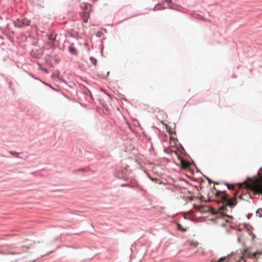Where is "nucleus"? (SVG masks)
I'll list each match as a JSON object with an SVG mask.
<instances>
[{"instance_id": "1a4fd4ad", "label": "nucleus", "mask_w": 262, "mask_h": 262, "mask_svg": "<svg viewBox=\"0 0 262 262\" xmlns=\"http://www.w3.org/2000/svg\"><path fill=\"white\" fill-rule=\"evenodd\" d=\"M229 256L228 255L227 256H224L220 258L219 259L216 261L212 260V262H228Z\"/></svg>"}, {"instance_id": "f8f14e48", "label": "nucleus", "mask_w": 262, "mask_h": 262, "mask_svg": "<svg viewBox=\"0 0 262 262\" xmlns=\"http://www.w3.org/2000/svg\"><path fill=\"white\" fill-rule=\"evenodd\" d=\"M30 242V244H27V245H24L22 246V247L23 248H26L27 249H28L29 248H30V246H32L33 244V242L32 241H29Z\"/></svg>"}, {"instance_id": "0eeeda50", "label": "nucleus", "mask_w": 262, "mask_h": 262, "mask_svg": "<svg viewBox=\"0 0 262 262\" xmlns=\"http://www.w3.org/2000/svg\"><path fill=\"white\" fill-rule=\"evenodd\" d=\"M178 158L180 160L182 168H188L190 166V163L185 161L180 156L178 157Z\"/></svg>"}, {"instance_id": "5701e85b", "label": "nucleus", "mask_w": 262, "mask_h": 262, "mask_svg": "<svg viewBox=\"0 0 262 262\" xmlns=\"http://www.w3.org/2000/svg\"><path fill=\"white\" fill-rule=\"evenodd\" d=\"M0 19H1V17L0 16Z\"/></svg>"}, {"instance_id": "20e7f679", "label": "nucleus", "mask_w": 262, "mask_h": 262, "mask_svg": "<svg viewBox=\"0 0 262 262\" xmlns=\"http://www.w3.org/2000/svg\"><path fill=\"white\" fill-rule=\"evenodd\" d=\"M259 255H262V251H257L253 253H250L248 249H244L243 252V257H248L250 258H257Z\"/></svg>"}, {"instance_id": "ddd939ff", "label": "nucleus", "mask_w": 262, "mask_h": 262, "mask_svg": "<svg viewBox=\"0 0 262 262\" xmlns=\"http://www.w3.org/2000/svg\"><path fill=\"white\" fill-rule=\"evenodd\" d=\"M189 244L194 247H196L198 245V243L194 241H191L189 242Z\"/></svg>"}, {"instance_id": "a211bd4d", "label": "nucleus", "mask_w": 262, "mask_h": 262, "mask_svg": "<svg viewBox=\"0 0 262 262\" xmlns=\"http://www.w3.org/2000/svg\"><path fill=\"white\" fill-rule=\"evenodd\" d=\"M233 188V185H228V188L229 189H232Z\"/></svg>"}, {"instance_id": "4468645a", "label": "nucleus", "mask_w": 262, "mask_h": 262, "mask_svg": "<svg viewBox=\"0 0 262 262\" xmlns=\"http://www.w3.org/2000/svg\"><path fill=\"white\" fill-rule=\"evenodd\" d=\"M150 179H151L152 181H154V182H156V183H159V184H160V183H161V181H160L159 180H158V179H157V178H150Z\"/></svg>"}, {"instance_id": "9d476101", "label": "nucleus", "mask_w": 262, "mask_h": 262, "mask_svg": "<svg viewBox=\"0 0 262 262\" xmlns=\"http://www.w3.org/2000/svg\"><path fill=\"white\" fill-rule=\"evenodd\" d=\"M69 50L73 54H77V50L73 45H71L69 47Z\"/></svg>"}, {"instance_id": "412c9836", "label": "nucleus", "mask_w": 262, "mask_h": 262, "mask_svg": "<svg viewBox=\"0 0 262 262\" xmlns=\"http://www.w3.org/2000/svg\"><path fill=\"white\" fill-rule=\"evenodd\" d=\"M226 221L227 222H229V221L227 219L226 220Z\"/></svg>"}, {"instance_id": "2eb2a0df", "label": "nucleus", "mask_w": 262, "mask_h": 262, "mask_svg": "<svg viewBox=\"0 0 262 262\" xmlns=\"http://www.w3.org/2000/svg\"><path fill=\"white\" fill-rule=\"evenodd\" d=\"M90 59L94 64H96L97 60L95 58H94V57H91Z\"/></svg>"}, {"instance_id": "f03ea898", "label": "nucleus", "mask_w": 262, "mask_h": 262, "mask_svg": "<svg viewBox=\"0 0 262 262\" xmlns=\"http://www.w3.org/2000/svg\"><path fill=\"white\" fill-rule=\"evenodd\" d=\"M242 186L252 190L254 194H262V167L259 170L258 176L247 178Z\"/></svg>"}, {"instance_id": "9b49d317", "label": "nucleus", "mask_w": 262, "mask_h": 262, "mask_svg": "<svg viewBox=\"0 0 262 262\" xmlns=\"http://www.w3.org/2000/svg\"><path fill=\"white\" fill-rule=\"evenodd\" d=\"M177 229L179 230H181V231H182L183 232H185V231H187V229L183 227V226L181 224H177Z\"/></svg>"}, {"instance_id": "4be33fe9", "label": "nucleus", "mask_w": 262, "mask_h": 262, "mask_svg": "<svg viewBox=\"0 0 262 262\" xmlns=\"http://www.w3.org/2000/svg\"><path fill=\"white\" fill-rule=\"evenodd\" d=\"M213 189H214V190H216L215 187H213Z\"/></svg>"}, {"instance_id": "423d86ee", "label": "nucleus", "mask_w": 262, "mask_h": 262, "mask_svg": "<svg viewBox=\"0 0 262 262\" xmlns=\"http://www.w3.org/2000/svg\"><path fill=\"white\" fill-rule=\"evenodd\" d=\"M81 8L84 11L91 12L92 11V6L88 3H82L81 4Z\"/></svg>"}, {"instance_id": "39448f33", "label": "nucleus", "mask_w": 262, "mask_h": 262, "mask_svg": "<svg viewBox=\"0 0 262 262\" xmlns=\"http://www.w3.org/2000/svg\"><path fill=\"white\" fill-rule=\"evenodd\" d=\"M31 21L26 18H23L21 20L17 19L16 21H14V26L17 27H23L26 26H29L30 24Z\"/></svg>"}, {"instance_id": "6e6552de", "label": "nucleus", "mask_w": 262, "mask_h": 262, "mask_svg": "<svg viewBox=\"0 0 262 262\" xmlns=\"http://www.w3.org/2000/svg\"><path fill=\"white\" fill-rule=\"evenodd\" d=\"M90 12L89 11H84L82 14V17L83 21L85 23L88 21V19L90 17Z\"/></svg>"}, {"instance_id": "f3484780", "label": "nucleus", "mask_w": 262, "mask_h": 262, "mask_svg": "<svg viewBox=\"0 0 262 262\" xmlns=\"http://www.w3.org/2000/svg\"><path fill=\"white\" fill-rule=\"evenodd\" d=\"M257 213H259L260 214L259 215L260 216H261L262 215V209H258L257 211Z\"/></svg>"}, {"instance_id": "aec40b11", "label": "nucleus", "mask_w": 262, "mask_h": 262, "mask_svg": "<svg viewBox=\"0 0 262 262\" xmlns=\"http://www.w3.org/2000/svg\"><path fill=\"white\" fill-rule=\"evenodd\" d=\"M238 241L239 242L240 241V237H238Z\"/></svg>"}, {"instance_id": "f257e3e1", "label": "nucleus", "mask_w": 262, "mask_h": 262, "mask_svg": "<svg viewBox=\"0 0 262 262\" xmlns=\"http://www.w3.org/2000/svg\"><path fill=\"white\" fill-rule=\"evenodd\" d=\"M211 193L214 194V201L218 204V211L223 215L233 219L232 209L237 204L236 198H230L228 194L220 191H212Z\"/></svg>"}, {"instance_id": "7ed1b4c3", "label": "nucleus", "mask_w": 262, "mask_h": 262, "mask_svg": "<svg viewBox=\"0 0 262 262\" xmlns=\"http://www.w3.org/2000/svg\"><path fill=\"white\" fill-rule=\"evenodd\" d=\"M243 183L239 185V188L241 189H243V193L239 195L238 198L243 200L248 201L249 199H252V194L250 193L247 194V192L248 191H251L253 192V191L250 189H248L245 187L243 186Z\"/></svg>"}, {"instance_id": "6ab92c4d", "label": "nucleus", "mask_w": 262, "mask_h": 262, "mask_svg": "<svg viewBox=\"0 0 262 262\" xmlns=\"http://www.w3.org/2000/svg\"><path fill=\"white\" fill-rule=\"evenodd\" d=\"M170 140H173V141H175V139L174 138H172L171 137H170Z\"/></svg>"}, {"instance_id": "dca6fc26", "label": "nucleus", "mask_w": 262, "mask_h": 262, "mask_svg": "<svg viewBox=\"0 0 262 262\" xmlns=\"http://www.w3.org/2000/svg\"><path fill=\"white\" fill-rule=\"evenodd\" d=\"M20 252L17 251L16 250V251L11 250V251L10 252L8 253V254H18Z\"/></svg>"}]
</instances>
